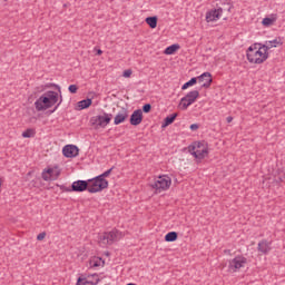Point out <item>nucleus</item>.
Wrapping results in <instances>:
<instances>
[{"label": "nucleus", "instance_id": "f257e3e1", "mask_svg": "<svg viewBox=\"0 0 285 285\" xmlns=\"http://www.w3.org/2000/svg\"><path fill=\"white\" fill-rule=\"evenodd\" d=\"M246 57L249 63L261 65L268 59V52L264 50L262 42H255L247 48Z\"/></svg>", "mask_w": 285, "mask_h": 285}, {"label": "nucleus", "instance_id": "f03ea898", "mask_svg": "<svg viewBox=\"0 0 285 285\" xmlns=\"http://www.w3.org/2000/svg\"><path fill=\"white\" fill-rule=\"evenodd\" d=\"M59 101V94L57 91L49 90L42 94L36 101L35 108L38 112L52 108Z\"/></svg>", "mask_w": 285, "mask_h": 285}, {"label": "nucleus", "instance_id": "7ed1b4c3", "mask_svg": "<svg viewBox=\"0 0 285 285\" xmlns=\"http://www.w3.org/2000/svg\"><path fill=\"white\" fill-rule=\"evenodd\" d=\"M188 150L195 159H206L208 157V144L206 141H195L189 145Z\"/></svg>", "mask_w": 285, "mask_h": 285}, {"label": "nucleus", "instance_id": "20e7f679", "mask_svg": "<svg viewBox=\"0 0 285 285\" xmlns=\"http://www.w3.org/2000/svg\"><path fill=\"white\" fill-rule=\"evenodd\" d=\"M223 6H226L225 8L218 7L217 9H212L206 12V21L207 23H210L213 21H219L222 19V14H224V11L230 12L233 4L226 3V0L220 1Z\"/></svg>", "mask_w": 285, "mask_h": 285}, {"label": "nucleus", "instance_id": "39448f33", "mask_svg": "<svg viewBox=\"0 0 285 285\" xmlns=\"http://www.w3.org/2000/svg\"><path fill=\"white\" fill-rule=\"evenodd\" d=\"M112 121V114L102 112L101 115H97L90 118V124L99 130V128H106L108 124Z\"/></svg>", "mask_w": 285, "mask_h": 285}, {"label": "nucleus", "instance_id": "423d86ee", "mask_svg": "<svg viewBox=\"0 0 285 285\" xmlns=\"http://www.w3.org/2000/svg\"><path fill=\"white\" fill-rule=\"evenodd\" d=\"M89 181V193H101V190H106L108 188V180L102 179L99 176H96L91 179H88Z\"/></svg>", "mask_w": 285, "mask_h": 285}, {"label": "nucleus", "instance_id": "0eeeda50", "mask_svg": "<svg viewBox=\"0 0 285 285\" xmlns=\"http://www.w3.org/2000/svg\"><path fill=\"white\" fill-rule=\"evenodd\" d=\"M122 234L118 229H112L111 232H106L102 236H100V244L105 246H110L115 244V242H119L121 239Z\"/></svg>", "mask_w": 285, "mask_h": 285}, {"label": "nucleus", "instance_id": "6e6552de", "mask_svg": "<svg viewBox=\"0 0 285 285\" xmlns=\"http://www.w3.org/2000/svg\"><path fill=\"white\" fill-rule=\"evenodd\" d=\"M173 184V179L168 175L159 176L154 184H151V188L161 193L164 190H168L170 185Z\"/></svg>", "mask_w": 285, "mask_h": 285}, {"label": "nucleus", "instance_id": "1a4fd4ad", "mask_svg": "<svg viewBox=\"0 0 285 285\" xmlns=\"http://www.w3.org/2000/svg\"><path fill=\"white\" fill-rule=\"evenodd\" d=\"M197 99H199L198 90H191V91L187 92L186 96H184L180 99L181 109L188 110L189 106H193V104H195V101H197Z\"/></svg>", "mask_w": 285, "mask_h": 285}, {"label": "nucleus", "instance_id": "9d476101", "mask_svg": "<svg viewBox=\"0 0 285 285\" xmlns=\"http://www.w3.org/2000/svg\"><path fill=\"white\" fill-rule=\"evenodd\" d=\"M246 264H248V258L242 255H238L229 261L228 268L232 273H237V271L245 268Z\"/></svg>", "mask_w": 285, "mask_h": 285}, {"label": "nucleus", "instance_id": "9b49d317", "mask_svg": "<svg viewBox=\"0 0 285 285\" xmlns=\"http://www.w3.org/2000/svg\"><path fill=\"white\" fill-rule=\"evenodd\" d=\"M90 185L88 180H76L71 185V190L73 193H83L85 190L89 191Z\"/></svg>", "mask_w": 285, "mask_h": 285}, {"label": "nucleus", "instance_id": "f8f14e48", "mask_svg": "<svg viewBox=\"0 0 285 285\" xmlns=\"http://www.w3.org/2000/svg\"><path fill=\"white\" fill-rule=\"evenodd\" d=\"M62 154L65 157L72 159L79 155V147L75 145H67L62 148Z\"/></svg>", "mask_w": 285, "mask_h": 285}, {"label": "nucleus", "instance_id": "ddd939ff", "mask_svg": "<svg viewBox=\"0 0 285 285\" xmlns=\"http://www.w3.org/2000/svg\"><path fill=\"white\" fill-rule=\"evenodd\" d=\"M59 175V170L55 168H48L42 171L41 177L45 181H55Z\"/></svg>", "mask_w": 285, "mask_h": 285}, {"label": "nucleus", "instance_id": "4468645a", "mask_svg": "<svg viewBox=\"0 0 285 285\" xmlns=\"http://www.w3.org/2000/svg\"><path fill=\"white\" fill-rule=\"evenodd\" d=\"M196 79H197L198 83H203V81H205L202 85V88H210V83H213V75H210V72H208V71L202 73Z\"/></svg>", "mask_w": 285, "mask_h": 285}, {"label": "nucleus", "instance_id": "2eb2a0df", "mask_svg": "<svg viewBox=\"0 0 285 285\" xmlns=\"http://www.w3.org/2000/svg\"><path fill=\"white\" fill-rule=\"evenodd\" d=\"M144 119V111L141 109L135 110L130 116L131 126H139Z\"/></svg>", "mask_w": 285, "mask_h": 285}, {"label": "nucleus", "instance_id": "dca6fc26", "mask_svg": "<svg viewBox=\"0 0 285 285\" xmlns=\"http://www.w3.org/2000/svg\"><path fill=\"white\" fill-rule=\"evenodd\" d=\"M277 46H282V39L279 38L266 40L264 43H262V47L265 50V52H268L272 48H277Z\"/></svg>", "mask_w": 285, "mask_h": 285}, {"label": "nucleus", "instance_id": "f3484780", "mask_svg": "<svg viewBox=\"0 0 285 285\" xmlns=\"http://www.w3.org/2000/svg\"><path fill=\"white\" fill-rule=\"evenodd\" d=\"M272 244V242H268L266 239L261 240L257 247L258 253H262L263 255H268V253H271Z\"/></svg>", "mask_w": 285, "mask_h": 285}, {"label": "nucleus", "instance_id": "a211bd4d", "mask_svg": "<svg viewBox=\"0 0 285 285\" xmlns=\"http://www.w3.org/2000/svg\"><path fill=\"white\" fill-rule=\"evenodd\" d=\"M128 119V111L124 109L122 111L118 112L114 119L115 126H119V124H124Z\"/></svg>", "mask_w": 285, "mask_h": 285}, {"label": "nucleus", "instance_id": "6ab92c4d", "mask_svg": "<svg viewBox=\"0 0 285 285\" xmlns=\"http://www.w3.org/2000/svg\"><path fill=\"white\" fill-rule=\"evenodd\" d=\"M275 21H277V14L272 13V14H269V17H266L262 20V24L265 26V28H268V27L273 26L275 23Z\"/></svg>", "mask_w": 285, "mask_h": 285}, {"label": "nucleus", "instance_id": "aec40b11", "mask_svg": "<svg viewBox=\"0 0 285 285\" xmlns=\"http://www.w3.org/2000/svg\"><path fill=\"white\" fill-rule=\"evenodd\" d=\"M178 117V114L175 112V114H171L170 116H167L165 119H164V122L161 124V128H168V126H170V124H174L175 122V119H177Z\"/></svg>", "mask_w": 285, "mask_h": 285}, {"label": "nucleus", "instance_id": "412c9836", "mask_svg": "<svg viewBox=\"0 0 285 285\" xmlns=\"http://www.w3.org/2000/svg\"><path fill=\"white\" fill-rule=\"evenodd\" d=\"M105 264H106V261H104V258H101V257H95L94 259L90 261L91 268L104 267Z\"/></svg>", "mask_w": 285, "mask_h": 285}, {"label": "nucleus", "instance_id": "4be33fe9", "mask_svg": "<svg viewBox=\"0 0 285 285\" xmlns=\"http://www.w3.org/2000/svg\"><path fill=\"white\" fill-rule=\"evenodd\" d=\"M99 282H101V279H99V277L96 278L95 283L92 281H88L87 278L79 277L77 279V284L76 285H97V284H99Z\"/></svg>", "mask_w": 285, "mask_h": 285}, {"label": "nucleus", "instance_id": "5701e85b", "mask_svg": "<svg viewBox=\"0 0 285 285\" xmlns=\"http://www.w3.org/2000/svg\"><path fill=\"white\" fill-rule=\"evenodd\" d=\"M90 106H92V99L90 98L80 100L78 102V107L80 108V110H86V108H90Z\"/></svg>", "mask_w": 285, "mask_h": 285}, {"label": "nucleus", "instance_id": "b1692460", "mask_svg": "<svg viewBox=\"0 0 285 285\" xmlns=\"http://www.w3.org/2000/svg\"><path fill=\"white\" fill-rule=\"evenodd\" d=\"M177 50H179V45L178 43L171 45L165 49V55H175Z\"/></svg>", "mask_w": 285, "mask_h": 285}, {"label": "nucleus", "instance_id": "393cba45", "mask_svg": "<svg viewBox=\"0 0 285 285\" xmlns=\"http://www.w3.org/2000/svg\"><path fill=\"white\" fill-rule=\"evenodd\" d=\"M177 232H169L165 235V242H177Z\"/></svg>", "mask_w": 285, "mask_h": 285}, {"label": "nucleus", "instance_id": "a878e982", "mask_svg": "<svg viewBox=\"0 0 285 285\" xmlns=\"http://www.w3.org/2000/svg\"><path fill=\"white\" fill-rule=\"evenodd\" d=\"M37 135V131L32 128H29L22 132L23 139H30L31 137H35Z\"/></svg>", "mask_w": 285, "mask_h": 285}, {"label": "nucleus", "instance_id": "bb28decb", "mask_svg": "<svg viewBox=\"0 0 285 285\" xmlns=\"http://www.w3.org/2000/svg\"><path fill=\"white\" fill-rule=\"evenodd\" d=\"M195 83H197V78L196 77H194L190 80H188L187 82H185L181 86V90H188V88H190V86H195Z\"/></svg>", "mask_w": 285, "mask_h": 285}, {"label": "nucleus", "instance_id": "cd10ccee", "mask_svg": "<svg viewBox=\"0 0 285 285\" xmlns=\"http://www.w3.org/2000/svg\"><path fill=\"white\" fill-rule=\"evenodd\" d=\"M146 23L149 24L150 28H157V17H148L146 18Z\"/></svg>", "mask_w": 285, "mask_h": 285}, {"label": "nucleus", "instance_id": "c85d7f7f", "mask_svg": "<svg viewBox=\"0 0 285 285\" xmlns=\"http://www.w3.org/2000/svg\"><path fill=\"white\" fill-rule=\"evenodd\" d=\"M115 170V167H111L110 169L106 170L105 173L100 174L98 177L106 179V177H110V173Z\"/></svg>", "mask_w": 285, "mask_h": 285}, {"label": "nucleus", "instance_id": "c756f323", "mask_svg": "<svg viewBox=\"0 0 285 285\" xmlns=\"http://www.w3.org/2000/svg\"><path fill=\"white\" fill-rule=\"evenodd\" d=\"M79 88L77 87V85H70L69 87H68V90H69V92H71V95H77V90H78Z\"/></svg>", "mask_w": 285, "mask_h": 285}, {"label": "nucleus", "instance_id": "7c9ffc66", "mask_svg": "<svg viewBox=\"0 0 285 285\" xmlns=\"http://www.w3.org/2000/svg\"><path fill=\"white\" fill-rule=\"evenodd\" d=\"M153 109V106L150 104H146L142 106V112H150V110Z\"/></svg>", "mask_w": 285, "mask_h": 285}, {"label": "nucleus", "instance_id": "2f4dec72", "mask_svg": "<svg viewBox=\"0 0 285 285\" xmlns=\"http://www.w3.org/2000/svg\"><path fill=\"white\" fill-rule=\"evenodd\" d=\"M132 76V70L127 69L122 72V77H125V79H129V77Z\"/></svg>", "mask_w": 285, "mask_h": 285}, {"label": "nucleus", "instance_id": "473e14b6", "mask_svg": "<svg viewBox=\"0 0 285 285\" xmlns=\"http://www.w3.org/2000/svg\"><path fill=\"white\" fill-rule=\"evenodd\" d=\"M37 239H38V242L46 239V232L38 234Z\"/></svg>", "mask_w": 285, "mask_h": 285}, {"label": "nucleus", "instance_id": "72a5a7b5", "mask_svg": "<svg viewBox=\"0 0 285 285\" xmlns=\"http://www.w3.org/2000/svg\"><path fill=\"white\" fill-rule=\"evenodd\" d=\"M190 130H198L199 129V125H197V124H193V125H190Z\"/></svg>", "mask_w": 285, "mask_h": 285}, {"label": "nucleus", "instance_id": "f704fd0d", "mask_svg": "<svg viewBox=\"0 0 285 285\" xmlns=\"http://www.w3.org/2000/svg\"><path fill=\"white\" fill-rule=\"evenodd\" d=\"M226 121H227V124H232V122H233V116H228V117L226 118Z\"/></svg>", "mask_w": 285, "mask_h": 285}, {"label": "nucleus", "instance_id": "c9c22d12", "mask_svg": "<svg viewBox=\"0 0 285 285\" xmlns=\"http://www.w3.org/2000/svg\"><path fill=\"white\" fill-rule=\"evenodd\" d=\"M61 99H60V101H59V104L55 107V109H53V112H55V110H57V108H59V106H61Z\"/></svg>", "mask_w": 285, "mask_h": 285}, {"label": "nucleus", "instance_id": "e433bc0d", "mask_svg": "<svg viewBox=\"0 0 285 285\" xmlns=\"http://www.w3.org/2000/svg\"><path fill=\"white\" fill-rule=\"evenodd\" d=\"M97 55H104V51L101 49H98Z\"/></svg>", "mask_w": 285, "mask_h": 285}, {"label": "nucleus", "instance_id": "4c0bfd02", "mask_svg": "<svg viewBox=\"0 0 285 285\" xmlns=\"http://www.w3.org/2000/svg\"><path fill=\"white\" fill-rule=\"evenodd\" d=\"M91 277H99V275L98 274H92Z\"/></svg>", "mask_w": 285, "mask_h": 285}, {"label": "nucleus", "instance_id": "58836bf2", "mask_svg": "<svg viewBox=\"0 0 285 285\" xmlns=\"http://www.w3.org/2000/svg\"><path fill=\"white\" fill-rule=\"evenodd\" d=\"M1 184H2V179H1V177H0V188H1Z\"/></svg>", "mask_w": 285, "mask_h": 285}]
</instances>
